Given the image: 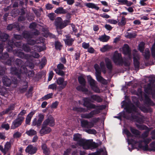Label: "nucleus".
Listing matches in <instances>:
<instances>
[{
  "label": "nucleus",
  "instance_id": "dca6fc26",
  "mask_svg": "<svg viewBox=\"0 0 155 155\" xmlns=\"http://www.w3.org/2000/svg\"><path fill=\"white\" fill-rule=\"evenodd\" d=\"M47 125H43V124L41 129L40 131V133L42 135L49 133L51 131V128Z\"/></svg>",
  "mask_w": 155,
  "mask_h": 155
},
{
  "label": "nucleus",
  "instance_id": "79ce46f5",
  "mask_svg": "<svg viewBox=\"0 0 155 155\" xmlns=\"http://www.w3.org/2000/svg\"><path fill=\"white\" fill-rule=\"evenodd\" d=\"M21 136V133L19 132H15L13 135V137L14 138H17L20 137Z\"/></svg>",
  "mask_w": 155,
  "mask_h": 155
},
{
  "label": "nucleus",
  "instance_id": "6e6552de",
  "mask_svg": "<svg viewBox=\"0 0 155 155\" xmlns=\"http://www.w3.org/2000/svg\"><path fill=\"white\" fill-rule=\"evenodd\" d=\"M82 143H84L83 145V148L85 149H87L90 148H95L97 147V144L95 143H92L90 140H86V141H82Z\"/></svg>",
  "mask_w": 155,
  "mask_h": 155
},
{
  "label": "nucleus",
  "instance_id": "c756f323",
  "mask_svg": "<svg viewBox=\"0 0 155 155\" xmlns=\"http://www.w3.org/2000/svg\"><path fill=\"white\" fill-rule=\"evenodd\" d=\"M105 60L107 68L109 69H111L112 68V65L110 60L107 58H106Z\"/></svg>",
  "mask_w": 155,
  "mask_h": 155
},
{
  "label": "nucleus",
  "instance_id": "3c124183",
  "mask_svg": "<svg viewBox=\"0 0 155 155\" xmlns=\"http://www.w3.org/2000/svg\"><path fill=\"white\" fill-rule=\"evenodd\" d=\"M130 129L131 132L134 134L136 135L139 134V132L137 130H136L132 127H130Z\"/></svg>",
  "mask_w": 155,
  "mask_h": 155
},
{
  "label": "nucleus",
  "instance_id": "5fc2aeb1",
  "mask_svg": "<svg viewBox=\"0 0 155 155\" xmlns=\"http://www.w3.org/2000/svg\"><path fill=\"white\" fill-rule=\"evenodd\" d=\"M77 89L78 90H81L83 91H84L86 93L88 91V90L87 89L81 87V86H78L77 87Z\"/></svg>",
  "mask_w": 155,
  "mask_h": 155
},
{
  "label": "nucleus",
  "instance_id": "aec40b11",
  "mask_svg": "<svg viewBox=\"0 0 155 155\" xmlns=\"http://www.w3.org/2000/svg\"><path fill=\"white\" fill-rule=\"evenodd\" d=\"M36 112V110H33L30 112L27 116L26 118L25 122L27 124H29L31 118L33 116Z\"/></svg>",
  "mask_w": 155,
  "mask_h": 155
},
{
  "label": "nucleus",
  "instance_id": "09e8293b",
  "mask_svg": "<svg viewBox=\"0 0 155 155\" xmlns=\"http://www.w3.org/2000/svg\"><path fill=\"white\" fill-rule=\"evenodd\" d=\"M53 94L52 93H49L47 95L43 97V99L44 100H47L48 99L52 97Z\"/></svg>",
  "mask_w": 155,
  "mask_h": 155
},
{
  "label": "nucleus",
  "instance_id": "f257e3e1",
  "mask_svg": "<svg viewBox=\"0 0 155 155\" xmlns=\"http://www.w3.org/2000/svg\"><path fill=\"white\" fill-rule=\"evenodd\" d=\"M123 133L127 135L128 143L129 145H131L133 149L134 148V146L136 147H138L144 150H155V142L150 144V147H148L147 144L151 141L150 138L143 139V141L140 140L138 142H136L135 140L131 139L132 135L126 129H124Z\"/></svg>",
  "mask_w": 155,
  "mask_h": 155
},
{
  "label": "nucleus",
  "instance_id": "7ed1b4c3",
  "mask_svg": "<svg viewBox=\"0 0 155 155\" xmlns=\"http://www.w3.org/2000/svg\"><path fill=\"white\" fill-rule=\"evenodd\" d=\"M68 20H65L62 21V18L59 17H57L55 19L54 24L56 26L57 30L59 29H61L65 27L69 23Z\"/></svg>",
  "mask_w": 155,
  "mask_h": 155
},
{
  "label": "nucleus",
  "instance_id": "a878e982",
  "mask_svg": "<svg viewBox=\"0 0 155 155\" xmlns=\"http://www.w3.org/2000/svg\"><path fill=\"white\" fill-rule=\"evenodd\" d=\"M3 82L5 86H9L11 83V80L7 77H4L2 79Z\"/></svg>",
  "mask_w": 155,
  "mask_h": 155
},
{
  "label": "nucleus",
  "instance_id": "393cba45",
  "mask_svg": "<svg viewBox=\"0 0 155 155\" xmlns=\"http://www.w3.org/2000/svg\"><path fill=\"white\" fill-rule=\"evenodd\" d=\"M87 79L91 87L97 84L96 81L93 79L90 76H88L87 77Z\"/></svg>",
  "mask_w": 155,
  "mask_h": 155
},
{
  "label": "nucleus",
  "instance_id": "72a5a7b5",
  "mask_svg": "<svg viewBox=\"0 0 155 155\" xmlns=\"http://www.w3.org/2000/svg\"><path fill=\"white\" fill-rule=\"evenodd\" d=\"M126 18L124 17H122L121 20L118 22V25L119 26H123L126 24Z\"/></svg>",
  "mask_w": 155,
  "mask_h": 155
},
{
  "label": "nucleus",
  "instance_id": "603ef678",
  "mask_svg": "<svg viewBox=\"0 0 155 155\" xmlns=\"http://www.w3.org/2000/svg\"><path fill=\"white\" fill-rule=\"evenodd\" d=\"M23 48L26 52H28L30 50V47L27 45H23Z\"/></svg>",
  "mask_w": 155,
  "mask_h": 155
},
{
  "label": "nucleus",
  "instance_id": "f704fd0d",
  "mask_svg": "<svg viewBox=\"0 0 155 155\" xmlns=\"http://www.w3.org/2000/svg\"><path fill=\"white\" fill-rule=\"evenodd\" d=\"M78 80L79 83L83 86H84L85 84V81L84 78L81 76L79 77Z\"/></svg>",
  "mask_w": 155,
  "mask_h": 155
},
{
  "label": "nucleus",
  "instance_id": "f3484780",
  "mask_svg": "<svg viewBox=\"0 0 155 155\" xmlns=\"http://www.w3.org/2000/svg\"><path fill=\"white\" fill-rule=\"evenodd\" d=\"M123 50L124 54H127L129 59L131 58V56L130 53V50L129 49L128 45L127 44L125 45L123 48Z\"/></svg>",
  "mask_w": 155,
  "mask_h": 155
},
{
  "label": "nucleus",
  "instance_id": "a19ab883",
  "mask_svg": "<svg viewBox=\"0 0 155 155\" xmlns=\"http://www.w3.org/2000/svg\"><path fill=\"white\" fill-rule=\"evenodd\" d=\"M2 36L1 37V40L3 41H5L8 38V36L6 34H2Z\"/></svg>",
  "mask_w": 155,
  "mask_h": 155
},
{
  "label": "nucleus",
  "instance_id": "37998d69",
  "mask_svg": "<svg viewBox=\"0 0 155 155\" xmlns=\"http://www.w3.org/2000/svg\"><path fill=\"white\" fill-rule=\"evenodd\" d=\"M46 63V60L45 58H43L42 61L40 62V67L41 68H42Z\"/></svg>",
  "mask_w": 155,
  "mask_h": 155
},
{
  "label": "nucleus",
  "instance_id": "49530a36",
  "mask_svg": "<svg viewBox=\"0 0 155 155\" xmlns=\"http://www.w3.org/2000/svg\"><path fill=\"white\" fill-rule=\"evenodd\" d=\"M122 117H125L124 112H122L120 113L118 116H114V117L120 119V118Z\"/></svg>",
  "mask_w": 155,
  "mask_h": 155
},
{
  "label": "nucleus",
  "instance_id": "f8f14e48",
  "mask_svg": "<svg viewBox=\"0 0 155 155\" xmlns=\"http://www.w3.org/2000/svg\"><path fill=\"white\" fill-rule=\"evenodd\" d=\"M84 103L83 104L84 106L87 107L88 109L90 110L92 109H95L96 108V106L94 104L90 103V99L88 98H85L83 99Z\"/></svg>",
  "mask_w": 155,
  "mask_h": 155
},
{
  "label": "nucleus",
  "instance_id": "680f3d73",
  "mask_svg": "<svg viewBox=\"0 0 155 155\" xmlns=\"http://www.w3.org/2000/svg\"><path fill=\"white\" fill-rule=\"evenodd\" d=\"M53 76V73L52 71H51L49 74L48 81H50L52 79Z\"/></svg>",
  "mask_w": 155,
  "mask_h": 155
},
{
  "label": "nucleus",
  "instance_id": "c85d7f7f",
  "mask_svg": "<svg viewBox=\"0 0 155 155\" xmlns=\"http://www.w3.org/2000/svg\"><path fill=\"white\" fill-rule=\"evenodd\" d=\"M110 38V37L105 35L100 36L99 39L101 41L105 42L107 41Z\"/></svg>",
  "mask_w": 155,
  "mask_h": 155
},
{
  "label": "nucleus",
  "instance_id": "8fccbe9b",
  "mask_svg": "<svg viewBox=\"0 0 155 155\" xmlns=\"http://www.w3.org/2000/svg\"><path fill=\"white\" fill-rule=\"evenodd\" d=\"M107 21L109 23L114 25H115L117 23V21L116 20L113 19H108Z\"/></svg>",
  "mask_w": 155,
  "mask_h": 155
},
{
  "label": "nucleus",
  "instance_id": "473e14b6",
  "mask_svg": "<svg viewBox=\"0 0 155 155\" xmlns=\"http://www.w3.org/2000/svg\"><path fill=\"white\" fill-rule=\"evenodd\" d=\"M26 133L29 136H32L36 134L37 133V132L34 130L30 129L29 130L26 131Z\"/></svg>",
  "mask_w": 155,
  "mask_h": 155
},
{
  "label": "nucleus",
  "instance_id": "7c9ffc66",
  "mask_svg": "<svg viewBox=\"0 0 155 155\" xmlns=\"http://www.w3.org/2000/svg\"><path fill=\"white\" fill-rule=\"evenodd\" d=\"M112 47L109 45H104L103 47L101 48L100 50L102 52H104L106 51H108L109 49L111 48Z\"/></svg>",
  "mask_w": 155,
  "mask_h": 155
},
{
  "label": "nucleus",
  "instance_id": "69168bd1",
  "mask_svg": "<svg viewBox=\"0 0 155 155\" xmlns=\"http://www.w3.org/2000/svg\"><path fill=\"white\" fill-rule=\"evenodd\" d=\"M31 55L32 57L35 58H38L39 56V54L38 53L35 52H32Z\"/></svg>",
  "mask_w": 155,
  "mask_h": 155
},
{
  "label": "nucleus",
  "instance_id": "2eb2a0df",
  "mask_svg": "<svg viewBox=\"0 0 155 155\" xmlns=\"http://www.w3.org/2000/svg\"><path fill=\"white\" fill-rule=\"evenodd\" d=\"M74 140L77 142L78 143L80 146L83 147V145L84 143H82V141H86V140L82 139L81 138V136L80 134H75L74 136Z\"/></svg>",
  "mask_w": 155,
  "mask_h": 155
},
{
  "label": "nucleus",
  "instance_id": "6e6d98bb",
  "mask_svg": "<svg viewBox=\"0 0 155 155\" xmlns=\"http://www.w3.org/2000/svg\"><path fill=\"white\" fill-rule=\"evenodd\" d=\"M48 17L51 20H54L55 18V14L53 13H51L48 15Z\"/></svg>",
  "mask_w": 155,
  "mask_h": 155
},
{
  "label": "nucleus",
  "instance_id": "c03bdc74",
  "mask_svg": "<svg viewBox=\"0 0 155 155\" xmlns=\"http://www.w3.org/2000/svg\"><path fill=\"white\" fill-rule=\"evenodd\" d=\"M54 71L57 74L60 76H62L64 75V73L61 70L55 69Z\"/></svg>",
  "mask_w": 155,
  "mask_h": 155
},
{
  "label": "nucleus",
  "instance_id": "39448f33",
  "mask_svg": "<svg viewBox=\"0 0 155 155\" xmlns=\"http://www.w3.org/2000/svg\"><path fill=\"white\" fill-rule=\"evenodd\" d=\"M112 60L114 62L117 64H121L123 63L121 54L116 51L114 53L112 58Z\"/></svg>",
  "mask_w": 155,
  "mask_h": 155
},
{
  "label": "nucleus",
  "instance_id": "20e7f679",
  "mask_svg": "<svg viewBox=\"0 0 155 155\" xmlns=\"http://www.w3.org/2000/svg\"><path fill=\"white\" fill-rule=\"evenodd\" d=\"M94 67L96 71L95 74L97 80L103 84H106L107 83V81L100 75L101 69L99 67L98 65L97 64H95Z\"/></svg>",
  "mask_w": 155,
  "mask_h": 155
},
{
  "label": "nucleus",
  "instance_id": "338daca9",
  "mask_svg": "<svg viewBox=\"0 0 155 155\" xmlns=\"http://www.w3.org/2000/svg\"><path fill=\"white\" fill-rule=\"evenodd\" d=\"M46 8L48 10H50L53 8L52 5L49 4H47L45 6Z\"/></svg>",
  "mask_w": 155,
  "mask_h": 155
},
{
  "label": "nucleus",
  "instance_id": "4be33fe9",
  "mask_svg": "<svg viewBox=\"0 0 155 155\" xmlns=\"http://www.w3.org/2000/svg\"><path fill=\"white\" fill-rule=\"evenodd\" d=\"M85 5L89 8H94L97 10L99 9V7L97 6V5L94 3H85Z\"/></svg>",
  "mask_w": 155,
  "mask_h": 155
},
{
  "label": "nucleus",
  "instance_id": "4c0bfd02",
  "mask_svg": "<svg viewBox=\"0 0 155 155\" xmlns=\"http://www.w3.org/2000/svg\"><path fill=\"white\" fill-rule=\"evenodd\" d=\"M143 55H144L145 58H148L150 56V51L149 49L148 48L146 49L144 53H143Z\"/></svg>",
  "mask_w": 155,
  "mask_h": 155
},
{
  "label": "nucleus",
  "instance_id": "f03ea898",
  "mask_svg": "<svg viewBox=\"0 0 155 155\" xmlns=\"http://www.w3.org/2000/svg\"><path fill=\"white\" fill-rule=\"evenodd\" d=\"M99 120V118H94L91 122L86 120H82L81 121V126L83 128L88 129L92 128L94 126V124L98 122Z\"/></svg>",
  "mask_w": 155,
  "mask_h": 155
},
{
  "label": "nucleus",
  "instance_id": "c9c22d12",
  "mask_svg": "<svg viewBox=\"0 0 155 155\" xmlns=\"http://www.w3.org/2000/svg\"><path fill=\"white\" fill-rule=\"evenodd\" d=\"M136 36V35L135 33H127L125 35V36L128 38H134Z\"/></svg>",
  "mask_w": 155,
  "mask_h": 155
},
{
  "label": "nucleus",
  "instance_id": "052dcab7",
  "mask_svg": "<svg viewBox=\"0 0 155 155\" xmlns=\"http://www.w3.org/2000/svg\"><path fill=\"white\" fill-rule=\"evenodd\" d=\"M100 16L104 18H110V17L109 15H108L105 13H104L103 14H101L100 15Z\"/></svg>",
  "mask_w": 155,
  "mask_h": 155
},
{
  "label": "nucleus",
  "instance_id": "423d86ee",
  "mask_svg": "<svg viewBox=\"0 0 155 155\" xmlns=\"http://www.w3.org/2000/svg\"><path fill=\"white\" fill-rule=\"evenodd\" d=\"M44 116L43 114L39 113L38 114L37 117L38 120H37L36 118H34L33 120L32 123V126H35L36 125L37 126H39L42 123L44 118Z\"/></svg>",
  "mask_w": 155,
  "mask_h": 155
},
{
  "label": "nucleus",
  "instance_id": "cd10ccee",
  "mask_svg": "<svg viewBox=\"0 0 155 155\" xmlns=\"http://www.w3.org/2000/svg\"><path fill=\"white\" fill-rule=\"evenodd\" d=\"M91 98V99L98 102H101L102 100V99L100 96L96 95H92Z\"/></svg>",
  "mask_w": 155,
  "mask_h": 155
},
{
  "label": "nucleus",
  "instance_id": "0eeeda50",
  "mask_svg": "<svg viewBox=\"0 0 155 155\" xmlns=\"http://www.w3.org/2000/svg\"><path fill=\"white\" fill-rule=\"evenodd\" d=\"M56 82L59 85L58 89L59 91H61L64 88L68 83L67 81H64V78L61 77L58 78Z\"/></svg>",
  "mask_w": 155,
  "mask_h": 155
},
{
  "label": "nucleus",
  "instance_id": "58836bf2",
  "mask_svg": "<svg viewBox=\"0 0 155 155\" xmlns=\"http://www.w3.org/2000/svg\"><path fill=\"white\" fill-rule=\"evenodd\" d=\"M92 89L95 92L99 93L100 92V90L97 86V84L91 87Z\"/></svg>",
  "mask_w": 155,
  "mask_h": 155
},
{
  "label": "nucleus",
  "instance_id": "e433bc0d",
  "mask_svg": "<svg viewBox=\"0 0 155 155\" xmlns=\"http://www.w3.org/2000/svg\"><path fill=\"white\" fill-rule=\"evenodd\" d=\"M57 85L55 83H53L49 85L48 89H51L53 91H56L57 88Z\"/></svg>",
  "mask_w": 155,
  "mask_h": 155
},
{
  "label": "nucleus",
  "instance_id": "13d9d810",
  "mask_svg": "<svg viewBox=\"0 0 155 155\" xmlns=\"http://www.w3.org/2000/svg\"><path fill=\"white\" fill-rule=\"evenodd\" d=\"M2 128H5L6 130H8L9 128V126L8 124H2Z\"/></svg>",
  "mask_w": 155,
  "mask_h": 155
},
{
  "label": "nucleus",
  "instance_id": "0e129e2a",
  "mask_svg": "<svg viewBox=\"0 0 155 155\" xmlns=\"http://www.w3.org/2000/svg\"><path fill=\"white\" fill-rule=\"evenodd\" d=\"M27 74L29 77H32L34 75V72L32 71H28Z\"/></svg>",
  "mask_w": 155,
  "mask_h": 155
},
{
  "label": "nucleus",
  "instance_id": "2f4dec72",
  "mask_svg": "<svg viewBox=\"0 0 155 155\" xmlns=\"http://www.w3.org/2000/svg\"><path fill=\"white\" fill-rule=\"evenodd\" d=\"M14 104L11 105V106L7 109L5 111H3L2 113V115H4L6 114L10 111V110L14 109Z\"/></svg>",
  "mask_w": 155,
  "mask_h": 155
},
{
  "label": "nucleus",
  "instance_id": "1a4fd4ad",
  "mask_svg": "<svg viewBox=\"0 0 155 155\" xmlns=\"http://www.w3.org/2000/svg\"><path fill=\"white\" fill-rule=\"evenodd\" d=\"M24 120V117H18L12 122L11 128L14 129L21 125Z\"/></svg>",
  "mask_w": 155,
  "mask_h": 155
},
{
  "label": "nucleus",
  "instance_id": "bb28decb",
  "mask_svg": "<svg viewBox=\"0 0 155 155\" xmlns=\"http://www.w3.org/2000/svg\"><path fill=\"white\" fill-rule=\"evenodd\" d=\"M54 12L57 14H64L67 13V11L66 10L64 9L62 7H59L57 8Z\"/></svg>",
  "mask_w": 155,
  "mask_h": 155
},
{
  "label": "nucleus",
  "instance_id": "9b49d317",
  "mask_svg": "<svg viewBox=\"0 0 155 155\" xmlns=\"http://www.w3.org/2000/svg\"><path fill=\"white\" fill-rule=\"evenodd\" d=\"M133 55L134 65L135 68L137 69L139 66V62L138 60L140 59V56L135 50L134 51Z\"/></svg>",
  "mask_w": 155,
  "mask_h": 155
},
{
  "label": "nucleus",
  "instance_id": "e2e57ef3",
  "mask_svg": "<svg viewBox=\"0 0 155 155\" xmlns=\"http://www.w3.org/2000/svg\"><path fill=\"white\" fill-rule=\"evenodd\" d=\"M26 110H22L18 114V117H23V116H22L24 115L26 113Z\"/></svg>",
  "mask_w": 155,
  "mask_h": 155
},
{
  "label": "nucleus",
  "instance_id": "864d4df0",
  "mask_svg": "<svg viewBox=\"0 0 155 155\" xmlns=\"http://www.w3.org/2000/svg\"><path fill=\"white\" fill-rule=\"evenodd\" d=\"M59 102L58 101H56L53 103L51 106V107L52 108H57Z\"/></svg>",
  "mask_w": 155,
  "mask_h": 155
},
{
  "label": "nucleus",
  "instance_id": "4468645a",
  "mask_svg": "<svg viewBox=\"0 0 155 155\" xmlns=\"http://www.w3.org/2000/svg\"><path fill=\"white\" fill-rule=\"evenodd\" d=\"M43 124V125H49L50 126H53L55 124L54 119L53 117L50 115L44 121Z\"/></svg>",
  "mask_w": 155,
  "mask_h": 155
},
{
  "label": "nucleus",
  "instance_id": "5701e85b",
  "mask_svg": "<svg viewBox=\"0 0 155 155\" xmlns=\"http://www.w3.org/2000/svg\"><path fill=\"white\" fill-rule=\"evenodd\" d=\"M127 112L129 113H131L132 111L137 112L136 108L134 105H130V106H127L125 107Z\"/></svg>",
  "mask_w": 155,
  "mask_h": 155
},
{
  "label": "nucleus",
  "instance_id": "bf43d9fd",
  "mask_svg": "<svg viewBox=\"0 0 155 155\" xmlns=\"http://www.w3.org/2000/svg\"><path fill=\"white\" fill-rule=\"evenodd\" d=\"M82 46L84 48L86 49L89 46V44L88 43H87L85 42H83L82 44Z\"/></svg>",
  "mask_w": 155,
  "mask_h": 155
},
{
  "label": "nucleus",
  "instance_id": "a18cd8bd",
  "mask_svg": "<svg viewBox=\"0 0 155 155\" xmlns=\"http://www.w3.org/2000/svg\"><path fill=\"white\" fill-rule=\"evenodd\" d=\"M144 43L143 42H141L139 45V49L141 52H142L144 49Z\"/></svg>",
  "mask_w": 155,
  "mask_h": 155
},
{
  "label": "nucleus",
  "instance_id": "ddd939ff",
  "mask_svg": "<svg viewBox=\"0 0 155 155\" xmlns=\"http://www.w3.org/2000/svg\"><path fill=\"white\" fill-rule=\"evenodd\" d=\"M11 143L10 142H7L4 145V148L2 146L0 145V150L4 154H5L11 148Z\"/></svg>",
  "mask_w": 155,
  "mask_h": 155
},
{
  "label": "nucleus",
  "instance_id": "ea45409f",
  "mask_svg": "<svg viewBox=\"0 0 155 155\" xmlns=\"http://www.w3.org/2000/svg\"><path fill=\"white\" fill-rule=\"evenodd\" d=\"M85 131L89 134H96L97 132L95 130L93 129H88L86 130Z\"/></svg>",
  "mask_w": 155,
  "mask_h": 155
},
{
  "label": "nucleus",
  "instance_id": "4d7b16f0",
  "mask_svg": "<svg viewBox=\"0 0 155 155\" xmlns=\"http://www.w3.org/2000/svg\"><path fill=\"white\" fill-rule=\"evenodd\" d=\"M151 52L152 55L154 57H155V43L152 46L151 49Z\"/></svg>",
  "mask_w": 155,
  "mask_h": 155
},
{
  "label": "nucleus",
  "instance_id": "b1692460",
  "mask_svg": "<svg viewBox=\"0 0 155 155\" xmlns=\"http://www.w3.org/2000/svg\"><path fill=\"white\" fill-rule=\"evenodd\" d=\"M27 71V70L26 68L25 67H21V70L20 71H18V70L15 69V71L12 73L18 75L21 73H26Z\"/></svg>",
  "mask_w": 155,
  "mask_h": 155
},
{
  "label": "nucleus",
  "instance_id": "6ab92c4d",
  "mask_svg": "<svg viewBox=\"0 0 155 155\" xmlns=\"http://www.w3.org/2000/svg\"><path fill=\"white\" fill-rule=\"evenodd\" d=\"M66 39H64L66 45L71 46L72 45L73 42L74 41V39L72 38H70V36L68 35H66L65 36Z\"/></svg>",
  "mask_w": 155,
  "mask_h": 155
},
{
  "label": "nucleus",
  "instance_id": "de8ad7c7",
  "mask_svg": "<svg viewBox=\"0 0 155 155\" xmlns=\"http://www.w3.org/2000/svg\"><path fill=\"white\" fill-rule=\"evenodd\" d=\"M55 45L56 48L58 49H60L62 46L61 43L58 41H56Z\"/></svg>",
  "mask_w": 155,
  "mask_h": 155
},
{
  "label": "nucleus",
  "instance_id": "774afa93",
  "mask_svg": "<svg viewBox=\"0 0 155 155\" xmlns=\"http://www.w3.org/2000/svg\"><path fill=\"white\" fill-rule=\"evenodd\" d=\"M105 27L106 29L108 30H110L112 29V27L109 25L106 24L105 25Z\"/></svg>",
  "mask_w": 155,
  "mask_h": 155
},
{
  "label": "nucleus",
  "instance_id": "412c9836",
  "mask_svg": "<svg viewBox=\"0 0 155 155\" xmlns=\"http://www.w3.org/2000/svg\"><path fill=\"white\" fill-rule=\"evenodd\" d=\"M41 148L44 153L45 155H49L50 150L49 148H48L46 145L45 143L42 144Z\"/></svg>",
  "mask_w": 155,
  "mask_h": 155
},
{
  "label": "nucleus",
  "instance_id": "a211bd4d",
  "mask_svg": "<svg viewBox=\"0 0 155 155\" xmlns=\"http://www.w3.org/2000/svg\"><path fill=\"white\" fill-rule=\"evenodd\" d=\"M37 150L35 147L32 146L31 145H29L26 147L25 151L30 154H33L36 152Z\"/></svg>",
  "mask_w": 155,
  "mask_h": 155
},
{
  "label": "nucleus",
  "instance_id": "9d476101",
  "mask_svg": "<svg viewBox=\"0 0 155 155\" xmlns=\"http://www.w3.org/2000/svg\"><path fill=\"white\" fill-rule=\"evenodd\" d=\"M100 111L98 110H95L89 113L82 114L81 117L83 118L90 119L93 117L94 115L99 113Z\"/></svg>",
  "mask_w": 155,
  "mask_h": 155
}]
</instances>
